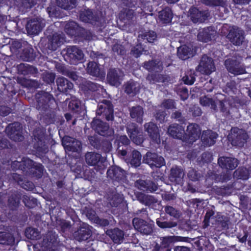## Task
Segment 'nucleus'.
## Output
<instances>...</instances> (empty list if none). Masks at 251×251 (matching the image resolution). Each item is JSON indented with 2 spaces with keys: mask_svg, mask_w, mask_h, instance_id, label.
<instances>
[{
  "mask_svg": "<svg viewBox=\"0 0 251 251\" xmlns=\"http://www.w3.org/2000/svg\"><path fill=\"white\" fill-rule=\"evenodd\" d=\"M229 141L234 146H242L248 139L247 133L243 130L234 127L228 136Z\"/></svg>",
  "mask_w": 251,
  "mask_h": 251,
  "instance_id": "obj_1",
  "label": "nucleus"
},
{
  "mask_svg": "<svg viewBox=\"0 0 251 251\" xmlns=\"http://www.w3.org/2000/svg\"><path fill=\"white\" fill-rule=\"evenodd\" d=\"M197 70L201 74L205 75H209L214 72L215 67L213 60L206 55L202 56Z\"/></svg>",
  "mask_w": 251,
  "mask_h": 251,
  "instance_id": "obj_2",
  "label": "nucleus"
},
{
  "mask_svg": "<svg viewBox=\"0 0 251 251\" xmlns=\"http://www.w3.org/2000/svg\"><path fill=\"white\" fill-rule=\"evenodd\" d=\"M145 163L148 164L151 168L154 166L160 167L165 164L164 159L161 156H158L155 153L148 152L144 158Z\"/></svg>",
  "mask_w": 251,
  "mask_h": 251,
  "instance_id": "obj_3",
  "label": "nucleus"
},
{
  "mask_svg": "<svg viewBox=\"0 0 251 251\" xmlns=\"http://www.w3.org/2000/svg\"><path fill=\"white\" fill-rule=\"evenodd\" d=\"M225 66L230 73L239 75L245 73L244 68L239 65V62L235 60L227 59L225 61Z\"/></svg>",
  "mask_w": 251,
  "mask_h": 251,
  "instance_id": "obj_4",
  "label": "nucleus"
},
{
  "mask_svg": "<svg viewBox=\"0 0 251 251\" xmlns=\"http://www.w3.org/2000/svg\"><path fill=\"white\" fill-rule=\"evenodd\" d=\"M227 38L235 45L239 46L242 44L243 39V32L238 28L232 27L227 35Z\"/></svg>",
  "mask_w": 251,
  "mask_h": 251,
  "instance_id": "obj_5",
  "label": "nucleus"
},
{
  "mask_svg": "<svg viewBox=\"0 0 251 251\" xmlns=\"http://www.w3.org/2000/svg\"><path fill=\"white\" fill-rule=\"evenodd\" d=\"M187 139H186V142L189 144L192 143L195 141L200 136V129L198 125L195 124H190L187 126Z\"/></svg>",
  "mask_w": 251,
  "mask_h": 251,
  "instance_id": "obj_6",
  "label": "nucleus"
},
{
  "mask_svg": "<svg viewBox=\"0 0 251 251\" xmlns=\"http://www.w3.org/2000/svg\"><path fill=\"white\" fill-rule=\"evenodd\" d=\"M62 144L66 150L73 151H78L81 145L79 141L69 136L63 138Z\"/></svg>",
  "mask_w": 251,
  "mask_h": 251,
  "instance_id": "obj_7",
  "label": "nucleus"
},
{
  "mask_svg": "<svg viewBox=\"0 0 251 251\" xmlns=\"http://www.w3.org/2000/svg\"><path fill=\"white\" fill-rule=\"evenodd\" d=\"M127 132L131 140L137 145H140L143 142L142 134L133 124L127 126Z\"/></svg>",
  "mask_w": 251,
  "mask_h": 251,
  "instance_id": "obj_8",
  "label": "nucleus"
},
{
  "mask_svg": "<svg viewBox=\"0 0 251 251\" xmlns=\"http://www.w3.org/2000/svg\"><path fill=\"white\" fill-rule=\"evenodd\" d=\"M133 225L136 230L144 234H150L152 231L151 226L147 225L144 221L138 218L133 220Z\"/></svg>",
  "mask_w": 251,
  "mask_h": 251,
  "instance_id": "obj_9",
  "label": "nucleus"
},
{
  "mask_svg": "<svg viewBox=\"0 0 251 251\" xmlns=\"http://www.w3.org/2000/svg\"><path fill=\"white\" fill-rule=\"evenodd\" d=\"M123 76V74L120 70L113 69L107 75V80L110 85L118 86L121 83Z\"/></svg>",
  "mask_w": 251,
  "mask_h": 251,
  "instance_id": "obj_10",
  "label": "nucleus"
},
{
  "mask_svg": "<svg viewBox=\"0 0 251 251\" xmlns=\"http://www.w3.org/2000/svg\"><path fill=\"white\" fill-rule=\"evenodd\" d=\"M195 51L192 46L183 45L178 48L177 54L180 58L185 60L193 56Z\"/></svg>",
  "mask_w": 251,
  "mask_h": 251,
  "instance_id": "obj_11",
  "label": "nucleus"
},
{
  "mask_svg": "<svg viewBox=\"0 0 251 251\" xmlns=\"http://www.w3.org/2000/svg\"><path fill=\"white\" fill-rule=\"evenodd\" d=\"M44 24L41 22L31 21L26 25L27 31L31 35H37L44 26Z\"/></svg>",
  "mask_w": 251,
  "mask_h": 251,
  "instance_id": "obj_12",
  "label": "nucleus"
},
{
  "mask_svg": "<svg viewBox=\"0 0 251 251\" xmlns=\"http://www.w3.org/2000/svg\"><path fill=\"white\" fill-rule=\"evenodd\" d=\"M219 165L223 168L232 170L237 166V160L235 158L222 157L218 160Z\"/></svg>",
  "mask_w": 251,
  "mask_h": 251,
  "instance_id": "obj_13",
  "label": "nucleus"
},
{
  "mask_svg": "<svg viewBox=\"0 0 251 251\" xmlns=\"http://www.w3.org/2000/svg\"><path fill=\"white\" fill-rule=\"evenodd\" d=\"M190 17L194 23L202 22L204 21L207 16V12H202L199 11L195 7L192 8L190 10Z\"/></svg>",
  "mask_w": 251,
  "mask_h": 251,
  "instance_id": "obj_14",
  "label": "nucleus"
},
{
  "mask_svg": "<svg viewBox=\"0 0 251 251\" xmlns=\"http://www.w3.org/2000/svg\"><path fill=\"white\" fill-rule=\"evenodd\" d=\"M92 126L100 134L103 136L108 135L107 132V130L109 129L108 126L106 124L102 122L99 119H95L92 123Z\"/></svg>",
  "mask_w": 251,
  "mask_h": 251,
  "instance_id": "obj_15",
  "label": "nucleus"
},
{
  "mask_svg": "<svg viewBox=\"0 0 251 251\" xmlns=\"http://www.w3.org/2000/svg\"><path fill=\"white\" fill-rule=\"evenodd\" d=\"M217 134L211 131L208 130L203 133L202 140L204 146H210L215 142Z\"/></svg>",
  "mask_w": 251,
  "mask_h": 251,
  "instance_id": "obj_16",
  "label": "nucleus"
},
{
  "mask_svg": "<svg viewBox=\"0 0 251 251\" xmlns=\"http://www.w3.org/2000/svg\"><path fill=\"white\" fill-rule=\"evenodd\" d=\"M183 132L184 128L176 124L170 126L168 128V133L174 138L181 139Z\"/></svg>",
  "mask_w": 251,
  "mask_h": 251,
  "instance_id": "obj_17",
  "label": "nucleus"
},
{
  "mask_svg": "<svg viewBox=\"0 0 251 251\" xmlns=\"http://www.w3.org/2000/svg\"><path fill=\"white\" fill-rule=\"evenodd\" d=\"M215 33L214 30H212V28L208 27L200 30L198 35V38L200 41L206 42L211 39V36Z\"/></svg>",
  "mask_w": 251,
  "mask_h": 251,
  "instance_id": "obj_18",
  "label": "nucleus"
},
{
  "mask_svg": "<svg viewBox=\"0 0 251 251\" xmlns=\"http://www.w3.org/2000/svg\"><path fill=\"white\" fill-rule=\"evenodd\" d=\"M107 234L111 237L115 243L120 244L123 241L124 234L121 230L114 229L111 230H107Z\"/></svg>",
  "mask_w": 251,
  "mask_h": 251,
  "instance_id": "obj_19",
  "label": "nucleus"
},
{
  "mask_svg": "<svg viewBox=\"0 0 251 251\" xmlns=\"http://www.w3.org/2000/svg\"><path fill=\"white\" fill-rule=\"evenodd\" d=\"M107 174L108 176L111 178L121 179L125 176V171L118 167H114L112 169H109Z\"/></svg>",
  "mask_w": 251,
  "mask_h": 251,
  "instance_id": "obj_20",
  "label": "nucleus"
},
{
  "mask_svg": "<svg viewBox=\"0 0 251 251\" xmlns=\"http://www.w3.org/2000/svg\"><path fill=\"white\" fill-rule=\"evenodd\" d=\"M67 52L70 54V57L73 59L81 60L83 57L82 51L75 46L69 48Z\"/></svg>",
  "mask_w": 251,
  "mask_h": 251,
  "instance_id": "obj_21",
  "label": "nucleus"
},
{
  "mask_svg": "<svg viewBox=\"0 0 251 251\" xmlns=\"http://www.w3.org/2000/svg\"><path fill=\"white\" fill-rule=\"evenodd\" d=\"M145 127L146 131L152 138L154 140H157V139L159 138L158 128L154 124L152 123H150L145 125Z\"/></svg>",
  "mask_w": 251,
  "mask_h": 251,
  "instance_id": "obj_22",
  "label": "nucleus"
},
{
  "mask_svg": "<svg viewBox=\"0 0 251 251\" xmlns=\"http://www.w3.org/2000/svg\"><path fill=\"white\" fill-rule=\"evenodd\" d=\"M101 156L100 154L89 152L86 154V161L90 165H95L100 161Z\"/></svg>",
  "mask_w": 251,
  "mask_h": 251,
  "instance_id": "obj_23",
  "label": "nucleus"
},
{
  "mask_svg": "<svg viewBox=\"0 0 251 251\" xmlns=\"http://www.w3.org/2000/svg\"><path fill=\"white\" fill-rule=\"evenodd\" d=\"M159 17L163 23H169L172 19L171 10L169 8L162 10L160 12Z\"/></svg>",
  "mask_w": 251,
  "mask_h": 251,
  "instance_id": "obj_24",
  "label": "nucleus"
},
{
  "mask_svg": "<svg viewBox=\"0 0 251 251\" xmlns=\"http://www.w3.org/2000/svg\"><path fill=\"white\" fill-rule=\"evenodd\" d=\"M137 185H139L140 186H138L140 189L145 190H149L151 192L155 191L157 189V186L154 183L151 182L147 184V183L144 180H139L137 182Z\"/></svg>",
  "mask_w": 251,
  "mask_h": 251,
  "instance_id": "obj_25",
  "label": "nucleus"
},
{
  "mask_svg": "<svg viewBox=\"0 0 251 251\" xmlns=\"http://www.w3.org/2000/svg\"><path fill=\"white\" fill-rule=\"evenodd\" d=\"M87 70L88 73L93 75L98 76L100 75V69L96 62H89Z\"/></svg>",
  "mask_w": 251,
  "mask_h": 251,
  "instance_id": "obj_26",
  "label": "nucleus"
},
{
  "mask_svg": "<svg viewBox=\"0 0 251 251\" xmlns=\"http://www.w3.org/2000/svg\"><path fill=\"white\" fill-rule=\"evenodd\" d=\"M139 84L136 82H130L128 83L125 88V91L127 93H134L136 94L139 91Z\"/></svg>",
  "mask_w": 251,
  "mask_h": 251,
  "instance_id": "obj_27",
  "label": "nucleus"
},
{
  "mask_svg": "<svg viewBox=\"0 0 251 251\" xmlns=\"http://www.w3.org/2000/svg\"><path fill=\"white\" fill-rule=\"evenodd\" d=\"M171 176L175 178V180L178 182L184 176L183 171L178 168H173L171 170Z\"/></svg>",
  "mask_w": 251,
  "mask_h": 251,
  "instance_id": "obj_28",
  "label": "nucleus"
},
{
  "mask_svg": "<svg viewBox=\"0 0 251 251\" xmlns=\"http://www.w3.org/2000/svg\"><path fill=\"white\" fill-rule=\"evenodd\" d=\"M143 111L141 106L133 107L131 110L130 115L132 118H137L139 122L140 121V117L142 116Z\"/></svg>",
  "mask_w": 251,
  "mask_h": 251,
  "instance_id": "obj_29",
  "label": "nucleus"
},
{
  "mask_svg": "<svg viewBox=\"0 0 251 251\" xmlns=\"http://www.w3.org/2000/svg\"><path fill=\"white\" fill-rule=\"evenodd\" d=\"M25 234L27 238L33 240L37 239L39 236L38 231L31 227H29L26 229Z\"/></svg>",
  "mask_w": 251,
  "mask_h": 251,
  "instance_id": "obj_30",
  "label": "nucleus"
},
{
  "mask_svg": "<svg viewBox=\"0 0 251 251\" xmlns=\"http://www.w3.org/2000/svg\"><path fill=\"white\" fill-rule=\"evenodd\" d=\"M141 159V155L140 153L137 151H133L132 153V159L131 160V165L135 167L139 166Z\"/></svg>",
  "mask_w": 251,
  "mask_h": 251,
  "instance_id": "obj_31",
  "label": "nucleus"
},
{
  "mask_svg": "<svg viewBox=\"0 0 251 251\" xmlns=\"http://www.w3.org/2000/svg\"><path fill=\"white\" fill-rule=\"evenodd\" d=\"M180 237L176 236H169L164 237L162 240V244L163 246L165 247L169 245L170 243L180 241Z\"/></svg>",
  "mask_w": 251,
  "mask_h": 251,
  "instance_id": "obj_32",
  "label": "nucleus"
},
{
  "mask_svg": "<svg viewBox=\"0 0 251 251\" xmlns=\"http://www.w3.org/2000/svg\"><path fill=\"white\" fill-rule=\"evenodd\" d=\"M200 103L201 105L203 106L211 105V108L213 109H214L215 107L214 102L212 101L211 99L206 97L201 98L200 100Z\"/></svg>",
  "mask_w": 251,
  "mask_h": 251,
  "instance_id": "obj_33",
  "label": "nucleus"
},
{
  "mask_svg": "<svg viewBox=\"0 0 251 251\" xmlns=\"http://www.w3.org/2000/svg\"><path fill=\"white\" fill-rule=\"evenodd\" d=\"M246 171V169H242V170L238 169L234 172V176L243 179H247L248 175L245 172Z\"/></svg>",
  "mask_w": 251,
  "mask_h": 251,
  "instance_id": "obj_34",
  "label": "nucleus"
},
{
  "mask_svg": "<svg viewBox=\"0 0 251 251\" xmlns=\"http://www.w3.org/2000/svg\"><path fill=\"white\" fill-rule=\"evenodd\" d=\"M66 83H67V80L63 77H59L57 79L58 89L61 91L66 89L67 87H65Z\"/></svg>",
  "mask_w": 251,
  "mask_h": 251,
  "instance_id": "obj_35",
  "label": "nucleus"
},
{
  "mask_svg": "<svg viewBox=\"0 0 251 251\" xmlns=\"http://www.w3.org/2000/svg\"><path fill=\"white\" fill-rule=\"evenodd\" d=\"M144 37L149 42L151 43L156 39V35L154 31H151L147 33Z\"/></svg>",
  "mask_w": 251,
  "mask_h": 251,
  "instance_id": "obj_36",
  "label": "nucleus"
},
{
  "mask_svg": "<svg viewBox=\"0 0 251 251\" xmlns=\"http://www.w3.org/2000/svg\"><path fill=\"white\" fill-rule=\"evenodd\" d=\"M182 80L185 84L188 85H192L195 81V77L194 76L186 75L183 76Z\"/></svg>",
  "mask_w": 251,
  "mask_h": 251,
  "instance_id": "obj_37",
  "label": "nucleus"
},
{
  "mask_svg": "<svg viewBox=\"0 0 251 251\" xmlns=\"http://www.w3.org/2000/svg\"><path fill=\"white\" fill-rule=\"evenodd\" d=\"M79 107V102L77 100H72L69 104V107L72 109L75 110Z\"/></svg>",
  "mask_w": 251,
  "mask_h": 251,
  "instance_id": "obj_38",
  "label": "nucleus"
},
{
  "mask_svg": "<svg viewBox=\"0 0 251 251\" xmlns=\"http://www.w3.org/2000/svg\"><path fill=\"white\" fill-rule=\"evenodd\" d=\"M156 223L157 225L161 228L171 227L172 226L171 225L170 223H167L166 222H161L159 220H157Z\"/></svg>",
  "mask_w": 251,
  "mask_h": 251,
  "instance_id": "obj_39",
  "label": "nucleus"
},
{
  "mask_svg": "<svg viewBox=\"0 0 251 251\" xmlns=\"http://www.w3.org/2000/svg\"><path fill=\"white\" fill-rule=\"evenodd\" d=\"M132 52L136 57H138L142 52L141 47L138 45L136 48L132 50Z\"/></svg>",
  "mask_w": 251,
  "mask_h": 251,
  "instance_id": "obj_40",
  "label": "nucleus"
},
{
  "mask_svg": "<svg viewBox=\"0 0 251 251\" xmlns=\"http://www.w3.org/2000/svg\"><path fill=\"white\" fill-rule=\"evenodd\" d=\"M119 140L124 145H127L129 142L127 137L125 135L120 136Z\"/></svg>",
  "mask_w": 251,
  "mask_h": 251,
  "instance_id": "obj_41",
  "label": "nucleus"
},
{
  "mask_svg": "<svg viewBox=\"0 0 251 251\" xmlns=\"http://www.w3.org/2000/svg\"><path fill=\"white\" fill-rule=\"evenodd\" d=\"M163 104L167 108H171L174 107V102L172 100L166 101Z\"/></svg>",
  "mask_w": 251,
  "mask_h": 251,
  "instance_id": "obj_42",
  "label": "nucleus"
},
{
  "mask_svg": "<svg viewBox=\"0 0 251 251\" xmlns=\"http://www.w3.org/2000/svg\"><path fill=\"white\" fill-rule=\"evenodd\" d=\"M108 111L109 112V114L107 116H106V119L109 121L113 119V109L112 107L110 105H108Z\"/></svg>",
  "mask_w": 251,
  "mask_h": 251,
  "instance_id": "obj_43",
  "label": "nucleus"
},
{
  "mask_svg": "<svg viewBox=\"0 0 251 251\" xmlns=\"http://www.w3.org/2000/svg\"><path fill=\"white\" fill-rule=\"evenodd\" d=\"M166 211L167 213L170 214V215H174L175 213V210L172 207H167L166 208Z\"/></svg>",
  "mask_w": 251,
  "mask_h": 251,
  "instance_id": "obj_44",
  "label": "nucleus"
},
{
  "mask_svg": "<svg viewBox=\"0 0 251 251\" xmlns=\"http://www.w3.org/2000/svg\"><path fill=\"white\" fill-rule=\"evenodd\" d=\"M175 251H190L188 248L185 247H177L175 248Z\"/></svg>",
  "mask_w": 251,
  "mask_h": 251,
  "instance_id": "obj_45",
  "label": "nucleus"
},
{
  "mask_svg": "<svg viewBox=\"0 0 251 251\" xmlns=\"http://www.w3.org/2000/svg\"><path fill=\"white\" fill-rule=\"evenodd\" d=\"M235 3L237 4H245L248 3L249 0H233Z\"/></svg>",
  "mask_w": 251,
  "mask_h": 251,
  "instance_id": "obj_46",
  "label": "nucleus"
},
{
  "mask_svg": "<svg viewBox=\"0 0 251 251\" xmlns=\"http://www.w3.org/2000/svg\"><path fill=\"white\" fill-rule=\"evenodd\" d=\"M56 37L54 36L52 39L53 42H55L57 46H58L60 45V43L63 42V39L60 38L58 41H57V40L55 39Z\"/></svg>",
  "mask_w": 251,
  "mask_h": 251,
  "instance_id": "obj_47",
  "label": "nucleus"
},
{
  "mask_svg": "<svg viewBox=\"0 0 251 251\" xmlns=\"http://www.w3.org/2000/svg\"><path fill=\"white\" fill-rule=\"evenodd\" d=\"M5 234L3 233H0V244H5V241L4 239Z\"/></svg>",
  "mask_w": 251,
  "mask_h": 251,
  "instance_id": "obj_48",
  "label": "nucleus"
},
{
  "mask_svg": "<svg viewBox=\"0 0 251 251\" xmlns=\"http://www.w3.org/2000/svg\"><path fill=\"white\" fill-rule=\"evenodd\" d=\"M57 0V2L58 3V4L62 7H63V8L64 9H68L69 7H68L67 5H66L64 3H61V2H60V1L59 0Z\"/></svg>",
  "mask_w": 251,
  "mask_h": 251,
  "instance_id": "obj_49",
  "label": "nucleus"
},
{
  "mask_svg": "<svg viewBox=\"0 0 251 251\" xmlns=\"http://www.w3.org/2000/svg\"><path fill=\"white\" fill-rule=\"evenodd\" d=\"M54 75L53 74H50V80L48 81V82H52L54 80Z\"/></svg>",
  "mask_w": 251,
  "mask_h": 251,
  "instance_id": "obj_50",
  "label": "nucleus"
},
{
  "mask_svg": "<svg viewBox=\"0 0 251 251\" xmlns=\"http://www.w3.org/2000/svg\"><path fill=\"white\" fill-rule=\"evenodd\" d=\"M203 2L206 5H212L213 4V2L211 1L208 0H204Z\"/></svg>",
  "mask_w": 251,
  "mask_h": 251,
  "instance_id": "obj_51",
  "label": "nucleus"
},
{
  "mask_svg": "<svg viewBox=\"0 0 251 251\" xmlns=\"http://www.w3.org/2000/svg\"><path fill=\"white\" fill-rule=\"evenodd\" d=\"M17 126H19V124L15 123L11 125H9L8 127L6 128V130L8 131L9 129H12L13 127H15Z\"/></svg>",
  "mask_w": 251,
  "mask_h": 251,
  "instance_id": "obj_52",
  "label": "nucleus"
},
{
  "mask_svg": "<svg viewBox=\"0 0 251 251\" xmlns=\"http://www.w3.org/2000/svg\"><path fill=\"white\" fill-rule=\"evenodd\" d=\"M65 118L68 121L71 119V115L70 114H65Z\"/></svg>",
  "mask_w": 251,
  "mask_h": 251,
  "instance_id": "obj_53",
  "label": "nucleus"
},
{
  "mask_svg": "<svg viewBox=\"0 0 251 251\" xmlns=\"http://www.w3.org/2000/svg\"><path fill=\"white\" fill-rule=\"evenodd\" d=\"M66 85H67V88H69V89H71L73 87V84L72 83H69L68 81H67V83H66Z\"/></svg>",
  "mask_w": 251,
  "mask_h": 251,
  "instance_id": "obj_54",
  "label": "nucleus"
},
{
  "mask_svg": "<svg viewBox=\"0 0 251 251\" xmlns=\"http://www.w3.org/2000/svg\"><path fill=\"white\" fill-rule=\"evenodd\" d=\"M180 116V113L179 112H177L176 113H175L174 114V117L175 118H178Z\"/></svg>",
  "mask_w": 251,
  "mask_h": 251,
  "instance_id": "obj_55",
  "label": "nucleus"
},
{
  "mask_svg": "<svg viewBox=\"0 0 251 251\" xmlns=\"http://www.w3.org/2000/svg\"><path fill=\"white\" fill-rule=\"evenodd\" d=\"M168 0V2L170 3H174V2L177 1L178 0Z\"/></svg>",
  "mask_w": 251,
  "mask_h": 251,
  "instance_id": "obj_56",
  "label": "nucleus"
},
{
  "mask_svg": "<svg viewBox=\"0 0 251 251\" xmlns=\"http://www.w3.org/2000/svg\"><path fill=\"white\" fill-rule=\"evenodd\" d=\"M226 26H224L223 28H222V32H223V31L225 29H226Z\"/></svg>",
  "mask_w": 251,
  "mask_h": 251,
  "instance_id": "obj_57",
  "label": "nucleus"
},
{
  "mask_svg": "<svg viewBox=\"0 0 251 251\" xmlns=\"http://www.w3.org/2000/svg\"><path fill=\"white\" fill-rule=\"evenodd\" d=\"M80 18H81V19H82V20H83V21H85V22H86V21H87L86 20H84V19H82V15H81V16H80Z\"/></svg>",
  "mask_w": 251,
  "mask_h": 251,
  "instance_id": "obj_58",
  "label": "nucleus"
},
{
  "mask_svg": "<svg viewBox=\"0 0 251 251\" xmlns=\"http://www.w3.org/2000/svg\"><path fill=\"white\" fill-rule=\"evenodd\" d=\"M249 95H250V97L251 98V90L250 91Z\"/></svg>",
  "mask_w": 251,
  "mask_h": 251,
  "instance_id": "obj_59",
  "label": "nucleus"
},
{
  "mask_svg": "<svg viewBox=\"0 0 251 251\" xmlns=\"http://www.w3.org/2000/svg\"><path fill=\"white\" fill-rule=\"evenodd\" d=\"M211 90H212V88L207 90V91H211Z\"/></svg>",
  "mask_w": 251,
  "mask_h": 251,
  "instance_id": "obj_60",
  "label": "nucleus"
},
{
  "mask_svg": "<svg viewBox=\"0 0 251 251\" xmlns=\"http://www.w3.org/2000/svg\"><path fill=\"white\" fill-rule=\"evenodd\" d=\"M146 65V68H147V69H150V68H149L148 67V66H147V65Z\"/></svg>",
  "mask_w": 251,
  "mask_h": 251,
  "instance_id": "obj_61",
  "label": "nucleus"
},
{
  "mask_svg": "<svg viewBox=\"0 0 251 251\" xmlns=\"http://www.w3.org/2000/svg\"><path fill=\"white\" fill-rule=\"evenodd\" d=\"M211 80H210V81H209V83H208L207 84H211Z\"/></svg>",
  "mask_w": 251,
  "mask_h": 251,
  "instance_id": "obj_62",
  "label": "nucleus"
},
{
  "mask_svg": "<svg viewBox=\"0 0 251 251\" xmlns=\"http://www.w3.org/2000/svg\"><path fill=\"white\" fill-rule=\"evenodd\" d=\"M75 23H71V25H73Z\"/></svg>",
  "mask_w": 251,
  "mask_h": 251,
  "instance_id": "obj_63",
  "label": "nucleus"
},
{
  "mask_svg": "<svg viewBox=\"0 0 251 251\" xmlns=\"http://www.w3.org/2000/svg\"><path fill=\"white\" fill-rule=\"evenodd\" d=\"M124 154H125V152L123 151V155H124Z\"/></svg>",
  "mask_w": 251,
  "mask_h": 251,
  "instance_id": "obj_64",
  "label": "nucleus"
}]
</instances>
